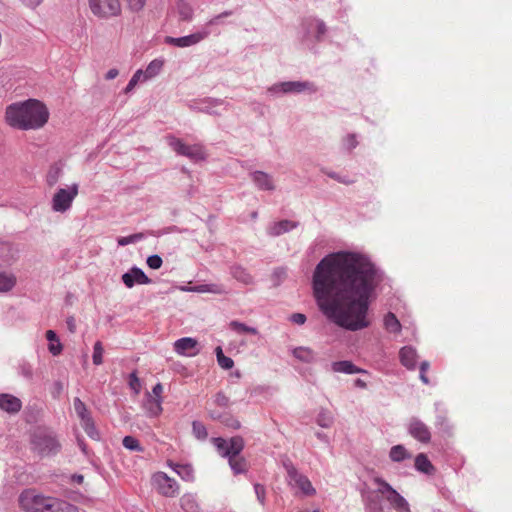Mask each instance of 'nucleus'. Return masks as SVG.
<instances>
[{
    "instance_id": "f257e3e1",
    "label": "nucleus",
    "mask_w": 512,
    "mask_h": 512,
    "mask_svg": "<svg viewBox=\"0 0 512 512\" xmlns=\"http://www.w3.org/2000/svg\"><path fill=\"white\" fill-rule=\"evenodd\" d=\"M382 275L365 256L337 252L325 256L315 267L312 288L321 312L350 331L370 325L369 297Z\"/></svg>"
},
{
    "instance_id": "f03ea898",
    "label": "nucleus",
    "mask_w": 512,
    "mask_h": 512,
    "mask_svg": "<svg viewBox=\"0 0 512 512\" xmlns=\"http://www.w3.org/2000/svg\"><path fill=\"white\" fill-rule=\"evenodd\" d=\"M49 115L48 108L43 102L28 99L8 105L5 110V121L15 129L37 130L45 126Z\"/></svg>"
},
{
    "instance_id": "7ed1b4c3",
    "label": "nucleus",
    "mask_w": 512,
    "mask_h": 512,
    "mask_svg": "<svg viewBox=\"0 0 512 512\" xmlns=\"http://www.w3.org/2000/svg\"><path fill=\"white\" fill-rule=\"evenodd\" d=\"M217 452L224 458H228L229 465L234 474L245 473L248 470L246 459L241 456L244 449V440L241 436L231 437L226 440L221 437L213 438Z\"/></svg>"
},
{
    "instance_id": "20e7f679",
    "label": "nucleus",
    "mask_w": 512,
    "mask_h": 512,
    "mask_svg": "<svg viewBox=\"0 0 512 512\" xmlns=\"http://www.w3.org/2000/svg\"><path fill=\"white\" fill-rule=\"evenodd\" d=\"M373 482L378 486L375 491L384 498L390 506L397 512H411L410 506L406 499L400 495L387 481L380 477H375Z\"/></svg>"
},
{
    "instance_id": "39448f33",
    "label": "nucleus",
    "mask_w": 512,
    "mask_h": 512,
    "mask_svg": "<svg viewBox=\"0 0 512 512\" xmlns=\"http://www.w3.org/2000/svg\"><path fill=\"white\" fill-rule=\"evenodd\" d=\"M373 482L378 486L375 491L384 498L390 506L397 512H411L410 506L406 499L400 495L387 481L380 477H375Z\"/></svg>"
},
{
    "instance_id": "423d86ee",
    "label": "nucleus",
    "mask_w": 512,
    "mask_h": 512,
    "mask_svg": "<svg viewBox=\"0 0 512 512\" xmlns=\"http://www.w3.org/2000/svg\"><path fill=\"white\" fill-rule=\"evenodd\" d=\"M31 445L32 449L41 455H48L59 449V442L55 436L51 432L41 428L36 429L32 434Z\"/></svg>"
},
{
    "instance_id": "0eeeda50",
    "label": "nucleus",
    "mask_w": 512,
    "mask_h": 512,
    "mask_svg": "<svg viewBox=\"0 0 512 512\" xmlns=\"http://www.w3.org/2000/svg\"><path fill=\"white\" fill-rule=\"evenodd\" d=\"M89 9L99 19L117 17L122 12L120 0H88Z\"/></svg>"
},
{
    "instance_id": "6e6552de",
    "label": "nucleus",
    "mask_w": 512,
    "mask_h": 512,
    "mask_svg": "<svg viewBox=\"0 0 512 512\" xmlns=\"http://www.w3.org/2000/svg\"><path fill=\"white\" fill-rule=\"evenodd\" d=\"M48 497L34 489H27L19 496V506L24 512H44Z\"/></svg>"
},
{
    "instance_id": "1a4fd4ad",
    "label": "nucleus",
    "mask_w": 512,
    "mask_h": 512,
    "mask_svg": "<svg viewBox=\"0 0 512 512\" xmlns=\"http://www.w3.org/2000/svg\"><path fill=\"white\" fill-rule=\"evenodd\" d=\"M152 485L164 497L174 498L179 494L180 486L177 481L164 472L159 471L152 476Z\"/></svg>"
},
{
    "instance_id": "9d476101",
    "label": "nucleus",
    "mask_w": 512,
    "mask_h": 512,
    "mask_svg": "<svg viewBox=\"0 0 512 512\" xmlns=\"http://www.w3.org/2000/svg\"><path fill=\"white\" fill-rule=\"evenodd\" d=\"M78 188V184H72L69 188L58 189L52 198V210L60 213L69 210L78 195Z\"/></svg>"
},
{
    "instance_id": "9b49d317",
    "label": "nucleus",
    "mask_w": 512,
    "mask_h": 512,
    "mask_svg": "<svg viewBox=\"0 0 512 512\" xmlns=\"http://www.w3.org/2000/svg\"><path fill=\"white\" fill-rule=\"evenodd\" d=\"M170 147L179 155L185 156L193 161H200L206 158L205 151L200 144L188 145L177 138H170Z\"/></svg>"
},
{
    "instance_id": "f8f14e48",
    "label": "nucleus",
    "mask_w": 512,
    "mask_h": 512,
    "mask_svg": "<svg viewBox=\"0 0 512 512\" xmlns=\"http://www.w3.org/2000/svg\"><path fill=\"white\" fill-rule=\"evenodd\" d=\"M209 36V31H199L187 36L174 38L167 36L165 38V43L176 46V47H189L198 44L202 40L206 39Z\"/></svg>"
},
{
    "instance_id": "ddd939ff",
    "label": "nucleus",
    "mask_w": 512,
    "mask_h": 512,
    "mask_svg": "<svg viewBox=\"0 0 512 512\" xmlns=\"http://www.w3.org/2000/svg\"><path fill=\"white\" fill-rule=\"evenodd\" d=\"M409 434L421 443H429L431 432L429 427L417 418H412L408 424Z\"/></svg>"
},
{
    "instance_id": "4468645a",
    "label": "nucleus",
    "mask_w": 512,
    "mask_h": 512,
    "mask_svg": "<svg viewBox=\"0 0 512 512\" xmlns=\"http://www.w3.org/2000/svg\"><path fill=\"white\" fill-rule=\"evenodd\" d=\"M288 475L291 481L295 483V485L301 490V492L306 496H313L316 493L315 488L312 486L310 480L297 472V470L293 467L288 469Z\"/></svg>"
},
{
    "instance_id": "2eb2a0df",
    "label": "nucleus",
    "mask_w": 512,
    "mask_h": 512,
    "mask_svg": "<svg viewBox=\"0 0 512 512\" xmlns=\"http://www.w3.org/2000/svg\"><path fill=\"white\" fill-rule=\"evenodd\" d=\"M271 91L278 92L282 91L283 93H291V92H302L304 90H311L313 92L316 91L313 84L309 82H300V81H289L283 82L279 85H275L270 89Z\"/></svg>"
},
{
    "instance_id": "dca6fc26",
    "label": "nucleus",
    "mask_w": 512,
    "mask_h": 512,
    "mask_svg": "<svg viewBox=\"0 0 512 512\" xmlns=\"http://www.w3.org/2000/svg\"><path fill=\"white\" fill-rule=\"evenodd\" d=\"M198 342L196 339L191 337H184L181 339H178L174 343V350L179 355L183 356H195L198 354Z\"/></svg>"
},
{
    "instance_id": "f3484780",
    "label": "nucleus",
    "mask_w": 512,
    "mask_h": 512,
    "mask_svg": "<svg viewBox=\"0 0 512 512\" xmlns=\"http://www.w3.org/2000/svg\"><path fill=\"white\" fill-rule=\"evenodd\" d=\"M122 281L128 288H132L135 284H149L151 282L147 275L137 267H133L123 274Z\"/></svg>"
},
{
    "instance_id": "a211bd4d",
    "label": "nucleus",
    "mask_w": 512,
    "mask_h": 512,
    "mask_svg": "<svg viewBox=\"0 0 512 512\" xmlns=\"http://www.w3.org/2000/svg\"><path fill=\"white\" fill-rule=\"evenodd\" d=\"M44 512H80L79 508L67 501L48 497L46 505L44 507Z\"/></svg>"
},
{
    "instance_id": "6ab92c4d",
    "label": "nucleus",
    "mask_w": 512,
    "mask_h": 512,
    "mask_svg": "<svg viewBox=\"0 0 512 512\" xmlns=\"http://www.w3.org/2000/svg\"><path fill=\"white\" fill-rule=\"evenodd\" d=\"M401 364L409 370H413L416 367L417 352L410 346L401 348L399 352Z\"/></svg>"
},
{
    "instance_id": "aec40b11",
    "label": "nucleus",
    "mask_w": 512,
    "mask_h": 512,
    "mask_svg": "<svg viewBox=\"0 0 512 512\" xmlns=\"http://www.w3.org/2000/svg\"><path fill=\"white\" fill-rule=\"evenodd\" d=\"M21 401L10 394H0V408L8 413H17L21 409Z\"/></svg>"
},
{
    "instance_id": "412c9836",
    "label": "nucleus",
    "mask_w": 512,
    "mask_h": 512,
    "mask_svg": "<svg viewBox=\"0 0 512 512\" xmlns=\"http://www.w3.org/2000/svg\"><path fill=\"white\" fill-rule=\"evenodd\" d=\"M144 408L150 417H157L162 413V398H153L150 393L146 394Z\"/></svg>"
},
{
    "instance_id": "4be33fe9",
    "label": "nucleus",
    "mask_w": 512,
    "mask_h": 512,
    "mask_svg": "<svg viewBox=\"0 0 512 512\" xmlns=\"http://www.w3.org/2000/svg\"><path fill=\"white\" fill-rule=\"evenodd\" d=\"M415 468L426 475H434L436 472V468L424 453H420L415 457Z\"/></svg>"
},
{
    "instance_id": "5701e85b",
    "label": "nucleus",
    "mask_w": 512,
    "mask_h": 512,
    "mask_svg": "<svg viewBox=\"0 0 512 512\" xmlns=\"http://www.w3.org/2000/svg\"><path fill=\"white\" fill-rule=\"evenodd\" d=\"M16 259V250L8 243L0 241V266L10 265Z\"/></svg>"
},
{
    "instance_id": "b1692460",
    "label": "nucleus",
    "mask_w": 512,
    "mask_h": 512,
    "mask_svg": "<svg viewBox=\"0 0 512 512\" xmlns=\"http://www.w3.org/2000/svg\"><path fill=\"white\" fill-rule=\"evenodd\" d=\"M168 465L181 477L182 480L190 482L194 480V469L188 464H174L169 462Z\"/></svg>"
},
{
    "instance_id": "393cba45",
    "label": "nucleus",
    "mask_w": 512,
    "mask_h": 512,
    "mask_svg": "<svg viewBox=\"0 0 512 512\" xmlns=\"http://www.w3.org/2000/svg\"><path fill=\"white\" fill-rule=\"evenodd\" d=\"M295 227L296 224L294 222H291L289 220H282L270 226L268 229V233L271 236H279Z\"/></svg>"
},
{
    "instance_id": "a878e982",
    "label": "nucleus",
    "mask_w": 512,
    "mask_h": 512,
    "mask_svg": "<svg viewBox=\"0 0 512 512\" xmlns=\"http://www.w3.org/2000/svg\"><path fill=\"white\" fill-rule=\"evenodd\" d=\"M253 180L255 184L262 190H273L274 184L272 178L261 171H257L253 174Z\"/></svg>"
},
{
    "instance_id": "bb28decb",
    "label": "nucleus",
    "mask_w": 512,
    "mask_h": 512,
    "mask_svg": "<svg viewBox=\"0 0 512 512\" xmlns=\"http://www.w3.org/2000/svg\"><path fill=\"white\" fill-rule=\"evenodd\" d=\"M210 414L213 419L220 420L221 423L232 429H239L241 426L240 421L229 414H220L215 410H211Z\"/></svg>"
},
{
    "instance_id": "cd10ccee",
    "label": "nucleus",
    "mask_w": 512,
    "mask_h": 512,
    "mask_svg": "<svg viewBox=\"0 0 512 512\" xmlns=\"http://www.w3.org/2000/svg\"><path fill=\"white\" fill-rule=\"evenodd\" d=\"M180 504L185 512H198L199 505L192 494H184L180 499Z\"/></svg>"
},
{
    "instance_id": "c85d7f7f",
    "label": "nucleus",
    "mask_w": 512,
    "mask_h": 512,
    "mask_svg": "<svg viewBox=\"0 0 512 512\" xmlns=\"http://www.w3.org/2000/svg\"><path fill=\"white\" fill-rule=\"evenodd\" d=\"M333 370L335 372H342V373H346V374H354V373L362 372L361 369L357 368L350 361H338V362L333 363Z\"/></svg>"
},
{
    "instance_id": "c756f323",
    "label": "nucleus",
    "mask_w": 512,
    "mask_h": 512,
    "mask_svg": "<svg viewBox=\"0 0 512 512\" xmlns=\"http://www.w3.org/2000/svg\"><path fill=\"white\" fill-rule=\"evenodd\" d=\"M163 65H164V61L161 59H154L153 61H151L149 63V65L147 66L146 70L143 71L142 75H143L144 80L150 79V78L156 76L157 74H159Z\"/></svg>"
},
{
    "instance_id": "7c9ffc66",
    "label": "nucleus",
    "mask_w": 512,
    "mask_h": 512,
    "mask_svg": "<svg viewBox=\"0 0 512 512\" xmlns=\"http://www.w3.org/2000/svg\"><path fill=\"white\" fill-rule=\"evenodd\" d=\"M232 276L239 282L249 285L253 282L252 275L243 267L236 266L232 268Z\"/></svg>"
},
{
    "instance_id": "2f4dec72",
    "label": "nucleus",
    "mask_w": 512,
    "mask_h": 512,
    "mask_svg": "<svg viewBox=\"0 0 512 512\" xmlns=\"http://www.w3.org/2000/svg\"><path fill=\"white\" fill-rule=\"evenodd\" d=\"M16 284V277L12 273L0 272V292L10 291Z\"/></svg>"
},
{
    "instance_id": "473e14b6",
    "label": "nucleus",
    "mask_w": 512,
    "mask_h": 512,
    "mask_svg": "<svg viewBox=\"0 0 512 512\" xmlns=\"http://www.w3.org/2000/svg\"><path fill=\"white\" fill-rule=\"evenodd\" d=\"M390 459L394 462H401L411 457L403 445H395L390 449Z\"/></svg>"
},
{
    "instance_id": "72a5a7b5",
    "label": "nucleus",
    "mask_w": 512,
    "mask_h": 512,
    "mask_svg": "<svg viewBox=\"0 0 512 512\" xmlns=\"http://www.w3.org/2000/svg\"><path fill=\"white\" fill-rule=\"evenodd\" d=\"M384 325L390 333H399L401 331V324L395 314L389 312L384 318Z\"/></svg>"
},
{
    "instance_id": "f704fd0d",
    "label": "nucleus",
    "mask_w": 512,
    "mask_h": 512,
    "mask_svg": "<svg viewBox=\"0 0 512 512\" xmlns=\"http://www.w3.org/2000/svg\"><path fill=\"white\" fill-rule=\"evenodd\" d=\"M230 328L238 334H258V330L254 327L247 326L239 321H232L229 324Z\"/></svg>"
},
{
    "instance_id": "c9c22d12",
    "label": "nucleus",
    "mask_w": 512,
    "mask_h": 512,
    "mask_svg": "<svg viewBox=\"0 0 512 512\" xmlns=\"http://www.w3.org/2000/svg\"><path fill=\"white\" fill-rule=\"evenodd\" d=\"M81 426L84 428L85 432L92 439L98 438V432L96 430L95 424L91 416L81 419Z\"/></svg>"
},
{
    "instance_id": "e433bc0d",
    "label": "nucleus",
    "mask_w": 512,
    "mask_h": 512,
    "mask_svg": "<svg viewBox=\"0 0 512 512\" xmlns=\"http://www.w3.org/2000/svg\"><path fill=\"white\" fill-rule=\"evenodd\" d=\"M123 446L131 451L143 452L144 449L139 441L133 436H125L122 441Z\"/></svg>"
},
{
    "instance_id": "4c0bfd02",
    "label": "nucleus",
    "mask_w": 512,
    "mask_h": 512,
    "mask_svg": "<svg viewBox=\"0 0 512 512\" xmlns=\"http://www.w3.org/2000/svg\"><path fill=\"white\" fill-rule=\"evenodd\" d=\"M104 348L100 341H97L93 347L92 360L94 365H101L103 363Z\"/></svg>"
},
{
    "instance_id": "58836bf2",
    "label": "nucleus",
    "mask_w": 512,
    "mask_h": 512,
    "mask_svg": "<svg viewBox=\"0 0 512 512\" xmlns=\"http://www.w3.org/2000/svg\"><path fill=\"white\" fill-rule=\"evenodd\" d=\"M61 169L57 166H53L49 169L47 176H46V182L47 185L52 187L54 186L60 178Z\"/></svg>"
},
{
    "instance_id": "ea45409f",
    "label": "nucleus",
    "mask_w": 512,
    "mask_h": 512,
    "mask_svg": "<svg viewBox=\"0 0 512 512\" xmlns=\"http://www.w3.org/2000/svg\"><path fill=\"white\" fill-rule=\"evenodd\" d=\"M73 405L75 412L80 418V420L90 416V413L88 412L86 405L79 398L74 399Z\"/></svg>"
},
{
    "instance_id": "a19ab883",
    "label": "nucleus",
    "mask_w": 512,
    "mask_h": 512,
    "mask_svg": "<svg viewBox=\"0 0 512 512\" xmlns=\"http://www.w3.org/2000/svg\"><path fill=\"white\" fill-rule=\"evenodd\" d=\"M198 292H211L214 294H222L225 292V289L222 285L210 284V285H200L195 288Z\"/></svg>"
},
{
    "instance_id": "79ce46f5",
    "label": "nucleus",
    "mask_w": 512,
    "mask_h": 512,
    "mask_svg": "<svg viewBox=\"0 0 512 512\" xmlns=\"http://www.w3.org/2000/svg\"><path fill=\"white\" fill-rule=\"evenodd\" d=\"M213 403L220 408H228L230 405V399L224 393L219 392L215 395Z\"/></svg>"
},
{
    "instance_id": "37998d69",
    "label": "nucleus",
    "mask_w": 512,
    "mask_h": 512,
    "mask_svg": "<svg viewBox=\"0 0 512 512\" xmlns=\"http://www.w3.org/2000/svg\"><path fill=\"white\" fill-rule=\"evenodd\" d=\"M143 238V234L141 233H137V234H133V235H130V236H127V237H120L117 242H118V245L120 246H126L130 243H134L136 241H139Z\"/></svg>"
},
{
    "instance_id": "c03bdc74",
    "label": "nucleus",
    "mask_w": 512,
    "mask_h": 512,
    "mask_svg": "<svg viewBox=\"0 0 512 512\" xmlns=\"http://www.w3.org/2000/svg\"><path fill=\"white\" fill-rule=\"evenodd\" d=\"M193 431L198 439H205L208 435L205 426L200 422H193Z\"/></svg>"
},
{
    "instance_id": "a18cd8bd",
    "label": "nucleus",
    "mask_w": 512,
    "mask_h": 512,
    "mask_svg": "<svg viewBox=\"0 0 512 512\" xmlns=\"http://www.w3.org/2000/svg\"><path fill=\"white\" fill-rule=\"evenodd\" d=\"M129 386L136 394H138L141 390V383L140 380L136 374V372H133L129 376Z\"/></svg>"
},
{
    "instance_id": "49530a36",
    "label": "nucleus",
    "mask_w": 512,
    "mask_h": 512,
    "mask_svg": "<svg viewBox=\"0 0 512 512\" xmlns=\"http://www.w3.org/2000/svg\"><path fill=\"white\" fill-rule=\"evenodd\" d=\"M142 74H143L142 70L136 71V73L132 76V78L130 79L129 83L127 84V86L125 88L126 93H128L134 89V87L137 85V83L141 80V77L143 76Z\"/></svg>"
},
{
    "instance_id": "de8ad7c7",
    "label": "nucleus",
    "mask_w": 512,
    "mask_h": 512,
    "mask_svg": "<svg viewBox=\"0 0 512 512\" xmlns=\"http://www.w3.org/2000/svg\"><path fill=\"white\" fill-rule=\"evenodd\" d=\"M146 262L151 269H159L163 263L162 258L159 255L149 256Z\"/></svg>"
},
{
    "instance_id": "09e8293b",
    "label": "nucleus",
    "mask_w": 512,
    "mask_h": 512,
    "mask_svg": "<svg viewBox=\"0 0 512 512\" xmlns=\"http://www.w3.org/2000/svg\"><path fill=\"white\" fill-rule=\"evenodd\" d=\"M192 9L186 4H182L179 7V14L182 20H190L192 17Z\"/></svg>"
},
{
    "instance_id": "8fccbe9b",
    "label": "nucleus",
    "mask_w": 512,
    "mask_h": 512,
    "mask_svg": "<svg viewBox=\"0 0 512 512\" xmlns=\"http://www.w3.org/2000/svg\"><path fill=\"white\" fill-rule=\"evenodd\" d=\"M327 175L330 178H332V179H334V180H336V181H338L340 183H343L345 185H350V184H353L355 182V180L349 179L347 177H342L341 175H339V174H337L335 172H328Z\"/></svg>"
},
{
    "instance_id": "3c124183",
    "label": "nucleus",
    "mask_w": 512,
    "mask_h": 512,
    "mask_svg": "<svg viewBox=\"0 0 512 512\" xmlns=\"http://www.w3.org/2000/svg\"><path fill=\"white\" fill-rule=\"evenodd\" d=\"M429 367H430V364L427 361H423L420 365V379L426 385L429 384V379L426 376V373H427Z\"/></svg>"
},
{
    "instance_id": "603ef678",
    "label": "nucleus",
    "mask_w": 512,
    "mask_h": 512,
    "mask_svg": "<svg viewBox=\"0 0 512 512\" xmlns=\"http://www.w3.org/2000/svg\"><path fill=\"white\" fill-rule=\"evenodd\" d=\"M132 11H140L146 0H125Z\"/></svg>"
},
{
    "instance_id": "864d4df0",
    "label": "nucleus",
    "mask_w": 512,
    "mask_h": 512,
    "mask_svg": "<svg viewBox=\"0 0 512 512\" xmlns=\"http://www.w3.org/2000/svg\"><path fill=\"white\" fill-rule=\"evenodd\" d=\"M217 361H218V364L223 369H231L234 366V361L230 357H227L225 355L222 357H219V359Z\"/></svg>"
},
{
    "instance_id": "5fc2aeb1",
    "label": "nucleus",
    "mask_w": 512,
    "mask_h": 512,
    "mask_svg": "<svg viewBox=\"0 0 512 512\" xmlns=\"http://www.w3.org/2000/svg\"><path fill=\"white\" fill-rule=\"evenodd\" d=\"M255 494L257 496V499L261 504L264 503L265 500V488L261 484H255L254 485Z\"/></svg>"
},
{
    "instance_id": "6e6d98bb",
    "label": "nucleus",
    "mask_w": 512,
    "mask_h": 512,
    "mask_svg": "<svg viewBox=\"0 0 512 512\" xmlns=\"http://www.w3.org/2000/svg\"><path fill=\"white\" fill-rule=\"evenodd\" d=\"M62 349H63V347L60 342H53V343H50L48 346L49 352L54 356L59 355L62 352Z\"/></svg>"
},
{
    "instance_id": "4d7b16f0",
    "label": "nucleus",
    "mask_w": 512,
    "mask_h": 512,
    "mask_svg": "<svg viewBox=\"0 0 512 512\" xmlns=\"http://www.w3.org/2000/svg\"><path fill=\"white\" fill-rule=\"evenodd\" d=\"M294 354L297 358H300L302 360H309L311 357L310 350L304 348L296 349Z\"/></svg>"
},
{
    "instance_id": "13d9d810",
    "label": "nucleus",
    "mask_w": 512,
    "mask_h": 512,
    "mask_svg": "<svg viewBox=\"0 0 512 512\" xmlns=\"http://www.w3.org/2000/svg\"><path fill=\"white\" fill-rule=\"evenodd\" d=\"M291 321L298 325H303L306 322V316L302 313H294L290 317Z\"/></svg>"
},
{
    "instance_id": "bf43d9fd",
    "label": "nucleus",
    "mask_w": 512,
    "mask_h": 512,
    "mask_svg": "<svg viewBox=\"0 0 512 512\" xmlns=\"http://www.w3.org/2000/svg\"><path fill=\"white\" fill-rule=\"evenodd\" d=\"M317 422L322 427H329L332 423V419L330 416L319 415Z\"/></svg>"
},
{
    "instance_id": "052dcab7",
    "label": "nucleus",
    "mask_w": 512,
    "mask_h": 512,
    "mask_svg": "<svg viewBox=\"0 0 512 512\" xmlns=\"http://www.w3.org/2000/svg\"><path fill=\"white\" fill-rule=\"evenodd\" d=\"M162 393H163V386L161 383H157L153 389H152V393H150L153 398H162Z\"/></svg>"
},
{
    "instance_id": "680f3d73",
    "label": "nucleus",
    "mask_w": 512,
    "mask_h": 512,
    "mask_svg": "<svg viewBox=\"0 0 512 512\" xmlns=\"http://www.w3.org/2000/svg\"><path fill=\"white\" fill-rule=\"evenodd\" d=\"M46 338L51 343H53V342H60L58 337H57V335H56V333L53 330H47L46 331Z\"/></svg>"
},
{
    "instance_id": "e2e57ef3",
    "label": "nucleus",
    "mask_w": 512,
    "mask_h": 512,
    "mask_svg": "<svg viewBox=\"0 0 512 512\" xmlns=\"http://www.w3.org/2000/svg\"><path fill=\"white\" fill-rule=\"evenodd\" d=\"M117 75H118L117 69H110L106 74V79H108V80L114 79L117 77Z\"/></svg>"
},
{
    "instance_id": "0e129e2a",
    "label": "nucleus",
    "mask_w": 512,
    "mask_h": 512,
    "mask_svg": "<svg viewBox=\"0 0 512 512\" xmlns=\"http://www.w3.org/2000/svg\"><path fill=\"white\" fill-rule=\"evenodd\" d=\"M318 36L323 35L326 31V27L323 22H317Z\"/></svg>"
},
{
    "instance_id": "69168bd1",
    "label": "nucleus",
    "mask_w": 512,
    "mask_h": 512,
    "mask_svg": "<svg viewBox=\"0 0 512 512\" xmlns=\"http://www.w3.org/2000/svg\"><path fill=\"white\" fill-rule=\"evenodd\" d=\"M22 1H23L26 5H28V6H32V7L37 6V5H39V4L42 2V0H22Z\"/></svg>"
},
{
    "instance_id": "338daca9",
    "label": "nucleus",
    "mask_w": 512,
    "mask_h": 512,
    "mask_svg": "<svg viewBox=\"0 0 512 512\" xmlns=\"http://www.w3.org/2000/svg\"><path fill=\"white\" fill-rule=\"evenodd\" d=\"M72 480L78 484H82L84 481V476L80 474H75L72 476Z\"/></svg>"
},
{
    "instance_id": "774afa93",
    "label": "nucleus",
    "mask_w": 512,
    "mask_h": 512,
    "mask_svg": "<svg viewBox=\"0 0 512 512\" xmlns=\"http://www.w3.org/2000/svg\"><path fill=\"white\" fill-rule=\"evenodd\" d=\"M67 325H68V328L71 332H74L75 330V322H74V319L73 318H69L67 320Z\"/></svg>"
}]
</instances>
